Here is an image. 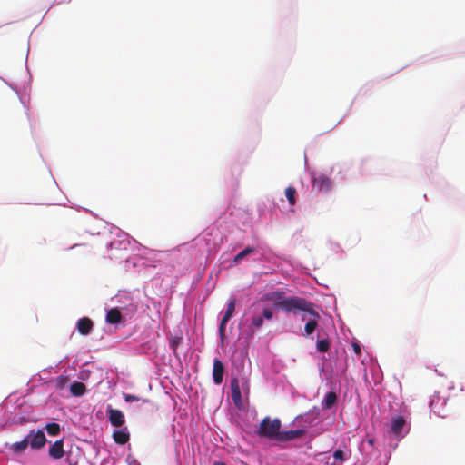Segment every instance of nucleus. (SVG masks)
Instances as JSON below:
<instances>
[{
	"instance_id": "f3484780",
	"label": "nucleus",
	"mask_w": 465,
	"mask_h": 465,
	"mask_svg": "<svg viewBox=\"0 0 465 465\" xmlns=\"http://www.w3.org/2000/svg\"><path fill=\"white\" fill-rule=\"evenodd\" d=\"M319 319H320V317H312L306 322V324L304 326V334L303 335L309 336L314 332V331L318 327V320Z\"/></svg>"
},
{
	"instance_id": "f257e3e1",
	"label": "nucleus",
	"mask_w": 465,
	"mask_h": 465,
	"mask_svg": "<svg viewBox=\"0 0 465 465\" xmlns=\"http://www.w3.org/2000/svg\"><path fill=\"white\" fill-rule=\"evenodd\" d=\"M266 299L274 302L275 306L286 313L297 314L300 312H305L312 317H320L317 311L313 309V303L304 298L298 296H284L283 293L274 292L266 294Z\"/></svg>"
},
{
	"instance_id": "7ed1b4c3",
	"label": "nucleus",
	"mask_w": 465,
	"mask_h": 465,
	"mask_svg": "<svg viewBox=\"0 0 465 465\" xmlns=\"http://www.w3.org/2000/svg\"><path fill=\"white\" fill-rule=\"evenodd\" d=\"M252 316L251 324L253 329H260L263 325V321L272 320L273 317V311L269 306L260 307L258 304H252Z\"/></svg>"
},
{
	"instance_id": "6e6552de",
	"label": "nucleus",
	"mask_w": 465,
	"mask_h": 465,
	"mask_svg": "<svg viewBox=\"0 0 465 465\" xmlns=\"http://www.w3.org/2000/svg\"><path fill=\"white\" fill-rule=\"evenodd\" d=\"M230 388L232 391V400L234 403V405L237 408H241L242 405V394L241 390L239 386V381L237 378H232L230 382Z\"/></svg>"
},
{
	"instance_id": "aec40b11",
	"label": "nucleus",
	"mask_w": 465,
	"mask_h": 465,
	"mask_svg": "<svg viewBox=\"0 0 465 465\" xmlns=\"http://www.w3.org/2000/svg\"><path fill=\"white\" fill-rule=\"evenodd\" d=\"M235 304H236L235 299H232L229 302V303L227 304V308L224 312V315L222 318V319H223V322H229V320L232 317L233 312L235 311Z\"/></svg>"
},
{
	"instance_id": "2eb2a0df",
	"label": "nucleus",
	"mask_w": 465,
	"mask_h": 465,
	"mask_svg": "<svg viewBox=\"0 0 465 465\" xmlns=\"http://www.w3.org/2000/svg\"><path fill=\"white\" fill-rule=\"evenodd\" d=\"M337 399V394L334 391L328 392L322 401V408L324 410H331L336 404Z\"/></svg>"
},
{
	"instance_id": "dca6fc26",
	"label": "nucleus",
	"mask_w": 465,
	"mask_h": 465,
	"mask_svg": "<svg viewBox=\"0 0 465 465\" xmlns=\"http://www.w3.org/2000/svg\"><path fill=\"white\" fill-rule=\"evenodd\" d=\"M86 391V387L83 382L74 381V383L70 386V391L72 395L75 397H80L84 394Z\"/></svg>"
},
{
	"instance_id": "f8f14e48",
	"label": "nucleus",
	"mask_w": 465,
	"mask_h": 465,
	"mask_svg": "<svg viewBox=\"0 0 465 465\" xmlns=\"http://www.w3.org/2000/svg\"><path fill=\"white\" fill-rule=\"evenodd\" d=\"M64 454L63 440H56L49 448V455L54 459H61Z\"/></svg>"
},
{
	"instance_id": "b1692460",
	"label": "nucleus",
	"mask_w": 465,
	"mask_h": 465,
	"mask_svg": "<svg viewBox=\"0 0 465 465\" xmlns=\"http://www.w3.org/2000/svg\"><path fill=\"white\" fill-rule=\"evenodd\" d=\"M67 377L61 375L56 380V386L58 389H64L67 383Z\"/></svg>"
},
{
	"instance_id": "c85d7f7f",
	"label": "nucleus",
	"mask_w": 465,
	"mask_h": 465,
	"mask_svg": "<svg viewBox=\"0 0 465 465\" xmlns=\"http://www.w3.org/2000/svg\"><path fill=\"white\" fill-rule=\"evenodd\" d=\"M352 347H353V350H354L355 353H357V354L361 353V347H360L359 344L353 343Z\"/></svg>"
},
{
	"instance_id": "ddd939ff",
	"label": "nucleus",
	"mask_w": 465,
	"mask_h": 465,
	"mask_svg": "<svg viewBox=\"0 0 465 465\" xmlns=\"http://www.w3.org/2000/svg\"><path fill=\"white\" fill-rule=\"evenodd\" d=\"M405 424V419L402 416H398L391 421V431L396 436H399L402 432Z\"/></svg>"
},
{
	"instance_id": "f03ea898",
	"label": "nucleus",
	"mask_w": 465,
	"mask_h": 465,
	"mask_svg": "<svg viewBox=\"0 0 465 465\" xmlns=\"http://www.w3.org/2000/svg\"><path fill=\"white\" fill-rule=\"evenodd\" d=\"M281 427L282 422L280 419H271L267 416L262 420L256 433L259 437L277 440L281 432Z\"/></svg>"
},
{
	"instance_id": "7c9ffc66",
	"label": "nucleus",
	"mask_w": 465,
	"mask_h": 465,
	"mask_svg": "<svg viewBox=\"0 0 465 465\" xmlns=\"http://www.w3.org/2000/svg\"><path fill=\"white\" fill-rule=\"evenodd\" d=\"M213 465H226V464L223 463V462L216 461V462L213 463Z\"/></svg>"
},
{
	"instance_id": "39448f33",
	"label": "nucleus",
	"mask_w": 465,
	"mask_h": 465,
	"mask_svg": "<svg viewBox=\"0 0 465 465\" xmlns=\"http://www.w3.org/2000/svg\"><path fill=\"white\" fill-rule=\"evenodd\" d=\"M331 187V181L324 174L312 177V188L318 192H327Z\"/></svg>"
},
{
	"instance_id": "a878e982",
	"label": "nucleus",
	"mask_w": 465,
	"mask_h": 465,
	"mask_svg": "<svg viewBox=\"0 0 465 465\" xmlns=\"http://www.w3.org/2000/svg\"><path fill=\"white\" fill-rule=\"evenodd\" d=\"M182 340V337H174L170 341V347L173 351H176L177 346L181 343Z\"/></svg>"
},
{
	"instance_id": "cd10ccee",
	"label": "nucleus",
	"mask_w": 465,
	"mask_h": 465,
	"mask_svg": "<svg viewBox=\"0 0 465 465\" xmlns=\"http://www.w3.org/2000/svg\"><path fill=\"white\" fill-rule=\"evenodd\" d=\"M124 399L126 402L138 401L141 400L139 397L133 394H124Z\"/></svg>"
},
{
	"instance_id": "c756f323",
	"label": "nucleus",
	"mask_w": 465,
	"mask_h": 465,
	"mask_svg": "<svg viewBox=\"0 0 465 465\" xmlns=\"http://www.w3.org/2000/svg\"><path fill=\"white\" fill-rule=\"evenodd\" d=\"M142 401L146 404H152V401L148 399H143Z\"/></svg>"
},
{
	"instance_id": "4468645a",
	"label": "nucleus",
	"mask_w": 465,
	"mask_h": 465,
	"mask_svg": "<svg viewBox=\"0 0 465 465\" xmlns=\"http://www.w3.org/2000/svg\"><path fill=\"white\" fill-rule=\"evenodd\" d=\"M123 319L121 312L117 308L110 309L106 314V322L111 324H117Z\"/></svg>"
},
{
	"instance_id": "9d476101",
	"label": "nucleus",
	"mask_w": 465,
	"mask_h": 465,
	"mask_svg": "<svg viewBox=\"0 0 465 465\" xmlns=\"http://www.w3.org/2000/svg\"><path fill=\"white\" fill-rule=\"evenodd\" d=\"M223 372V363L220 360L214 359L213 367V379L215 384L219 385L222 383Z\"/></svg>"
},
{
	"instance_id": "9b49d317",
	"label": "nucleus",
	"mask_w": 465,
	"mask_h": 465,
	"mask_svg": "<svg viewBox=\"0 0 465 465\" xmlns=\"http://www.w3.org/2000/svg\"><path fill=\"white\" fill-rule=\"evenodd\" d=\"M113 439L115 443L124 445L130 440V434L127 427H124L119 430H114L113 433Z\"/></svg>"
},
{
	"instance_id": "5701e85b",
	"label": "nucleus",
	"mask_w": 465,
	"mask_h": 465,
	"mask_svg": "<svg viewBox=\"0 0 465 465\" xmlns=\"http://www.w3.org/2000/svg\"><path fill=\"white\" fill-rule=\"evenodd\" d=\"M316 346L320 352H326L330 349V341L328 339L319 340Z\"/></svg>"
},
{
	"instance_id": "412c9836",
	"label": "nucleus",
	"mask_w": 465,
	"mask_h": 465,
	"mask_svg": "<svg viewBox=\"0 0 465 465\" xmlns=\"http://www.w3.org/2000/svg\"><path fill=\"white\" fill-rule=\"evenodd\" d=\"M45 429L47 431V433L51 436H57L61 431L60 425L54 422L47 423Z\"/></svg>"
},
{
	"instance_id": "423d86ee",
	"label": "nucleus",
	"mask_w": 465,
	"mask_h": 465,
	"mask_svg": "<svg viewBox=\"0 0 465 465\" xmlns=\"http://www.w3.org/2000/svg\"><path fill=\"white\" fill-rule=\"evenodd\" d=\"M107 413L111 425L114 427H122L124 425L125 418L120 410L113 409L111 406H108Z\"/></svg>"
},
{
	"instance_id": "0eeeda50",
	"label": "nucleus",
	"mask_w": 465,
	"mask_h": 465,
	"mask_svg": "<svg viewBox=\"0 0 465 465\" xmlns=\"http://www.w3.org/2000/svg\"><path fill=\"white\" fill-rule=\"evenodd\" d=\"M306 433V430L304 429H299V430H291L286 431H281L280 435L278 437L277 441L279 442H287L291 441L296 438H300L304 436Z\"/></svg>"
},
{
	"instance_id": "1a4fd4ad",
	"label": "nucleus",
	"mask_w": 465,
	"mask_h": 465,
	"mask_svg": "<svg viewBox=\"0 0 465 465\" xmlns=\"http://www.w3.org/2000/svg\"><path fill=\"white\" fill-rule=\"evenodd\" d=\"M94 327L93 321L88 317L80 318L76 323V329L81 335H88Z\"/></svg>"
},
{
	"instance_id": "20e7f679",
	"label": "nucleus",
	"mask_w": 465,
	"mask_h": 465,
	"mask_svg": "<svg viewBox=\"0 0 465 465\" xmlns=\"http://www.w3.org/2000/svg\"><path fill=\"white\" fill-rule=\"evenodd\" d=\"M26 438L29 439L31 448L35 450L41 449L46 442L45 435L42 430H31Z\"/></svg>"
},
{
	"instance_id": "4be33fe9",
	"label": "nucleus",
	"mask_w": 465,
	"mask_h": 465,
	"mask_svg": "<svg viewBox=\"0 0 465 465\" xmlns=\"http://www.w3.org/2000/svg\"><path fill=\"white\" fill-rule=\"evenodd\" d=\"M296 189L294 187L289 186L285 189V196L290 203V205H294L296 203L295 199Z\"/></svg>"
},
{
	"instance_id": "6ab92c4d",
	"label": "nucleus",
	"mask_w": 465,
	"mask_h": 465,
	"mask_svg": "<svg viewBox=\"0 0 465 465\" xmlns=\"http://www.w3.org/2000/svg\"><path fill=\"white\" fill-rule=\"evenodd\" d=\"M255 252V248L252 246H247L244 250L236 254L233 258V262L238 264L244 257L247 255Z\"/></svg>"
},
{
	"instance_id": "393cba45",
	"label": "nucleus",
	"mask_w": 465,
	"mask_h": 465,
	"mask_svg": "<svg viewBox=\"0 0 465 465\" xmlns=\"http://www.w3.org/2000/svg\"><path fill=\"white\" fill-rule=\"evenodd\" d=\"M228 322H223V319H222L220 325H219V335L222 340L225 337V330H226V324Z\"/></svg>"
},
{
	"instance_id": "a211bd4d",
	"label": "nucleus",
	"mask_w": 465,
	"mask_h": 465,
	"mask_svg": "<svg viewBox=\"0 0 465 465\" xmlns=\"http://www.w3.org/2000/svg\"><path fill=\"white\" fill-rule=\"evenodd\" d=\"M28 445H29V439H27L25 437L23 440L15 442L11 446V449L15 453L20 454L25 450V449L28 447Z\"/></svg>"
},
{
	"instance_id": "bb28decb",
	"label": "nucleus",
	"mask_w": 465,
	"mask_h": 465,
	"mask_svg": "<svg viewBox=\"0 0 465 465\" xmlns=\"http://www.w3.org/2000/svg\"><path fill=\"white\" fill-rule=\"evenodd\" d=\"M333 458L336 460H339V461H343L345 460V456H344V453L342 450H337L334 451L333 453Z\"/></svg>"
}]
</instances>
